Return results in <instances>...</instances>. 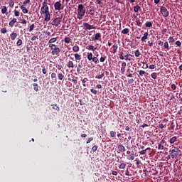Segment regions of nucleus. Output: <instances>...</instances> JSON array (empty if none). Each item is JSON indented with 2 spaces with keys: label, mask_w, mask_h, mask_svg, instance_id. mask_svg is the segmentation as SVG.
Masks as SVG:
<instances>
[{
  "label": "nucleus",
  "mask_w": 182,
  "mask_h": 182,
  "mask_svg": "<svg viewBox=\"0 0 182 182\" xmlns=\"http://www.w3.org/2000/svg\"><path fill=\"white\" fill-rule=\"evenodd\" d=\"M177 141V136H173L169 139V143L170 144H174V143H176V141Z\"/></svg>",
  "instance_id": "obj_18"
},
{
  "label": "nucleus",
  "mask_w": 182,
  "mask_h": 182,
  "mask_svg": "<svg viewBox=\"0 0 182 182\" xmlns=\"http://www.w3.org/2000/svg\"><path fill=\"white\" fill-rule=\"evenodd\" d=\"M130 32V30L129 28H124L122 31V33L124 35H127Z\"/></svg>",
  "instance_id": "obj_31"
},
{
  "label": "nucleus",
  "mask_w": 182,
  "mask_h": 182,
  "mask_svg": "<svg viewBox=\"0 0 182 182\" xmlns=\"http://www.w3.org/2000/svg\"><path fill=\"white\" fill-rule=\"evenodd\" d=\"M51 79H52V80L56 81V73H53L51 74Z\"/></svg>",
  "instance_id": "obj_42"
},
{
  "label": "nucleus",
  "mask_w": 182,
  "mask_h": 182,
  "mask_svg": "<svg viewBox=\"0 0 182 182\" xmlns=\"http://www.w3.org/2000/svg\"><path fill=\"white\" fill-rule=\"evenodd\" d=\"M136 23L137 26H139L140 28H141V24L143 23V21L141 22V21H140V20H136Z\"/></svg>",
  "instance_id": "obj_41"
},
{
  "label": "nucleus",
  "mask_w": 182,
  "mask_h": 182,
  "mask_svg": "<svg viewBox=\"0 0 182 182\" xmlns=\"http://www.w3.org/2000/svg\"><path fill=\"white\" fill-rule=\"evenodd\" d=\"M176 45H177L178 47L181 46V43L180 41H177L176 43H175Z\"/></svg>",
  "instance_id": "obj_62"
},
{
  "label": "nucleus",
  "mask_w": 182,
  "mask_h": 182,
  "mask_svg": "<svg viewBox=\"0 0 182 182\" xmlns=\"http://www.w3.org/2000/svg\"><path fill=\"white\" fill-rule=\"evenodd\" d=\"M67 66L69 68L73 69V68H75V65L73 64V61L69 60Z\"/></svg>",
  "instance_id": "obj_22"
},
{
  "label": "nucleus",
  "mask_w": 182,
  "mask_h": 182,
  "mask_svg": "<svg viewBox=\"0 0 182 182\" xmlns=\"http://www.w3.org/2000/svg\"><path fill=\"white\" fill-rule=\"evenodd\" d=\"M20 9L22 10L23 14H28V12H29V10H28V9H26V7H25L23 5L20 6Z\"/></svg>",
  "instance_id": "obj_17"
},
{
  "label": "nucleus",
  "mask_w": 182,
  "mask_h": 182,
  "mask_svg": "<svg viewBox=\"0 0 182 182\" xmlns=\"http://www.w3.org/2000/svg\"><path fill=\"white\" fill-rule=\"evenodd\" d=\"M166 144V140L163 139L158 144V150H164V145Z\"/></svg>",
  "instance_id": "obj_9"
},
{
  "label": "nucleus",
  "mask_w": 182,
  "mask_h": 182,
  "mask_svg": "<svg viewBox=\"0 0 182 182\" xmlns=\"http://www.w3.org/2000/svg\"><path fill=\"white\" fill-rule=\"evenodd\" d=\"M110 136H111V137H114L115 134H114V132L113 131L110 132Z\"/></svg>",
  "instance_id": "obj_64"
},
{
  "label": "nucleus",
  "mask_w": 182,
  "mask_h": 182,
  "mask_svg": "<svg viewBox=\"0 0 182 182\" xmlns=\"http://www.w3.org/2000/svg\"><path fill=\"white\" fill-rule=\"evenodd\" d=\"M18 36V33L13 32L10 34V38L11 39V41H15V39H16Z\"/></svg>",
  "instance_id": "obj_16"
},
{
  "label": "nucleus",
  "mask_w": 182,
  "mask_h": 182,
  "mask_svg": "<svg viewBox=\"0 0 182 182\" xmlns=\"http://www.w3.org/2000/svg\"><path fill=\"white\" fill-rule=\"evenodd\" d=\"M8 9L6 8V6H3L1 9V14L8 15Z\"/></svg>",
  "instance_id": "obj_19"
},
{
  "label": "nucleus",
  "mask_w": 182,
  "mask_h": 182,
  "mask_svg": "<svg viewBox=\"0 0 182 182\" xmlns=\"http://www.w3.org/2000/svg\"><path fill=\"white\" fill-rule=\"evenodd\" d=\"M97 149H99V146H97V145H95L94 146H92V150L93 153L96 152L97 151Z\"/></svg>",
  "instance_id": "obj_45"
},
{
  "label": "nucleus",
  "mask_w": 182,
  "mask_h": 182,
  "mask_svg": "<svg viewBox=\"0 0 182 182\" xmlns=\"http://www.w3.org/2000/svg\"><path fill=\"white\" fill-rule=\"evenodd\" d=\"M129 85H132V83H134V79L131 78L128 80Z\"/></svg>",
  "instance_id": "obj_54"
},
{
  "label": "nucleus",
  "mask_w": 182,
  "mask_h": 182,
  "mask_svg": "<svg viewBox=\"0 0 182 182\" xmlns=\"http://www.w3.org/2000/svg\"><path fill=\"white\" fill-rule=\"evenodd\" d=\"M31 3V0H26L25 1L23 2V5H28V4Z\"/></svg>",
  "instance_id": "obj_56"
},
{
  "label": "nucleus",
  "mask_w": 182,
  "mask_h": 182,
  "mask_svg": "<svg viewBox=\"0 0 182 182\" xmlns=\"http://www.w3.org/2000/svg\"><path fill=\"white\" fill-rule=\"evenodd\" d=\"M89 14H90V15H92V16L95 15V7H93V6L90 7V9L89 10Z\"/></svg>",
  "instance_id": "obj_26"
},
{
  "label": "nucleus",
  "mask_w": 182,
  "mask_h": 182,
  "mask_svg": "<svg viewBox=\"0 0 182 182\" xmlns=\"http://www.w3.org/2000/svg\"><path fill=\"white\" fill-rule=\"evenodd\" d=\"M134 55L136 58H139V56H141V53H140V50L137 49L134 51Z\"/></svg>",
  "instance_id": "obj_27"
},
{
  "label": "nucleus",
  "mask_w": 182,
  "mask_h": 182,
  "mask_svg": "<svg viewBox=\"0 0 182 182\" xmlns=\"http://www.w3.org/2000/svg\"><path fill=\"white\" fill-rule=\"evenodd\" d=\"M49 48H50L52 52V55H59L60 53V48L59 47H56L55 44H49Z\"/></svg>",
  "instance_id": "obj_5"
},
{
  "label": "nucleus",
  "mask_w": 182,
  "mask_h": 182,
  "mask_svg": "<svg viewBox=\"0 0 182 182\" xmlns=\"http://www.w3.org/2000/svg\"><path fill=\"white\" fill-rule=\"evenodd\" d=\"M77 19H83V16H85V14H86V7H85V5L83 4H79L77 6Z\"/></svg>",
  "instance_id": "obj_2"
},
{
  "label": "nucleus",
  "mask_w": 182,
  "mask_h": 182,
  "mask_svg": "<svg viewBox=\"0 0 182 182\" xmlns=\"http://www.w3.org/2000/svg\"><path fill=\"white\" fill-rule=\"evenodd\" d=\"M87 80H87V77L84 78V79L82 80V86H83L84 87H86V82H87Z\"/></svg>",
  "instance_id": "obj_39"
},
{
  "label": "nucleus",
  "mask_w": 182,
  "mask_h": 182,
  "mask_svg": "<svg viewBox=\"0 0 182 182\" xmlns=\"http://www.w3.org/2000/svg\"><path fill=\"white\" fill-rule=\"evenodd\" d=\"M33 86L34 87L33 90H35V92H38L39 90L38 83H33Z\"/></svg>",
  "instance_id": "obj_35"
},
{
  "label": "nucleus",
  "mask_w": 182,
  "mask_h": 182,
  "mask_svg": "<svg viewBox=\"0 0 182 182\" xmlns=\"http://www.w3.org/2000/svg\"><path fill=\"white\" fill-rule=\"evenodd\" d=\"M33 29H35V24H31L29 28H28V31L29 32H32V31H33Z\"/></svg>",
  "instance_id": "obj_40"
},
{
  "label": "nucleus",
  "mask_w": 182,
  "mask_h": 182,
  "mask_svg": "<svg viewBox=\"0 0 182 182\" xmlns=\"http://www.w3.org/2000/svg\"><path fill=\"white\" fill-rule=\"evenodd\" d=\"M123 55H124V53L122 51L119 54V59H121V60H124V56Z\"/></svg>",
  "instance_id": "obj_46"
},
{
  "label": "nucleus",
  "mask_w": 182,
  "mask_h": 182,
  "mask_svg": "<svg viewBox=\"0 0 182 182\" xmlns=\"http://www.w3.org/2000/svg\"><path fill=\"white\" fill-rule=\"evenodd\" d=\"M169 152H170V155H171L172 159H177L178 157L179 154H181V150H180L177 147H174V149H171L169 151Z\"/></svg>",
  "instance_id": "obj_3"
},
{
  "label": "nucleus",
  "mask_w": 182,
  "mask_h": 182,
  "mask_svg": "<svg viewBox=\"0 0 182 182\" xmlns=\"http://www.w3.org/2000/svg\"><path fill=\"white\" fill-rule=\"evenodd\" d=\"M15 23H16V18H14L9 23V27L10 28H14V26H15Z\"/></svg>",
  "instance_id": "obj_12"
},
{
  "label": "nucleus",
  "mask_w": 182,
  "mask_h": 182,
  "mask_svg": "<svg viewBox=\"0 0 182 182\" xmlns=\"http://www.w3.org/2000/svg\"><path fill=\"white\" fill-rule=\"evenodd\" d=\"M41 14L45 15L44 21L46 22H49L50 21V13L49 12V6H48V3H46V1H43L42 4Z\"/></svg>",
  "instance_id": "obj_1"
},
{
  "label": "nucleus",
  "mask_w": 182,
  "mask_h": 182,
  "mask_svg": "<svg viewBox=\"0 0 182 182\" xmlns=\"http://www.w3.org/2000/svg\"><path fill=\"white\" fill-rule=\"evenodd\" d=\"M1 33H6V32H8V30H6V28H1Z\"/></svg>",
  "instance_id": "obj_52"
},
{
  "label": "nucleus",
  "mask_w": 182,
  "mask_h": 182,
  "mask_svg": "<svg viewBox=\"0 0 182 182\" xmlns=\"http://www.w3.org/2000/svg\"><path fill=\"white\" fill-rule=\"evenodd\" d=\"M161 14H162L164 18H167L170 13L167 11V9L165 6H161Z\"/></svg>",
  "instance_id": "obj_6"
},
{
  "label": "nucleus",
  "mask_w": 182,
  "mask_h": 182,
  "mask_svg": "<svg viewBox=\"0 0 182 182\" xmlns=\"http://www.w3.org/2000/svg\"><path fill=\"white\" fill-rule=\"evenodd\" d=\"M9 4L10 8H14V6H15V1H14V0H9Z\"/></svg>",
  "instance_id": "obj_29"
},
{
  "label": "nucleus",
  "mask_w": 182,
  "mask_h": 182,
  "mask_svg": "<svg viewBox=\"0 0 182 182\" xmlns=\"http://www.w3.org/2000/svg\"><path fill=\"white\" fill-rule=\"evenodd\" d=\"M51 106H53L52 109H53V110H57V112H59V110H60V109L59 108V107H58V105H51Z\"/></svg>",
  "instance_id": "obj_30"
},
{
  "label": "nucleus",
  "mask_w": 182,
  "mask_h": 182,
  "mask_svg": "<svg viewBox=\"0 0 182 182\" xmlns=\"http://www.w3.org/2000/svg\"><path fill=\"white\" fill-rule=\"evenodd\" d=\"M58 77L59 80H63V74L62 73H58Z\"/></svg>",
  "instance_id": "obj_44"
},
{
  "label": "nucleus",
  "mask_w": 182,
  "mask_h": 182,
  "mask_svg": "<svg viewBox=\"0 0 182 182\" xmlns=\"http://www.w3.org/2000/svg\"><path fill=\"white\" fill-rule=\"evenodd\" d=\"M171 89H172V90H176L177 86H176L175 84H172L171 85Z\"/></svg>",
  "instance_id": "obj_53"
},
{
  "label": "nucleus",
  "mask_w": 182,
  "mask_h": 182,
  "mask_svg": "<svg viewBox=\"0 0 182 182\" xmlns=\"http://www.w3.org/2000/svg\"><path fill=\"white\" fill-rule=\"evenodd\" d=\"M102 38V34L100 33H97L94 38H92V41H99Z\"/></svg>",
  "instance_id": "obj_14"
},
{
  "label": "nucleus",
  "mask_w": 182,
  "mask_h": 182,
  "mask_svg": "<svg viewBox=\"0 0 182 182\" xmlns=\"http://www.w3.org/2000/svg\"><path fill=\"white\" fill-rule=\"evenodd\" d=\"M73 52H79L80 48L78 47V46L75 45L73 47Z\"/></svg>",
  "instance_id": "obj_36"
},
{
  "label": "nucleus",
  "mask_w": 182,
  "mask_h": 182,
  "mask_svg": "<svg viewBox=\"0 0 182 182\" xmlns=\"http://www.w3.org/2000/svg\"><path fill=\"white\" fill-rule=\"evenodd\" d=\"M119 168H122V169L126 168V164H125V163H122V164L119 165Z\"/></svg>",
  "instance_id": "obj_49"
},
{
  "label": "nucleus",
  "mask_w": 182,
  "mask_h": 182,
  "mask_svg": "<svg viewBox=\"0 0 182 182\" xmlns=\"http://www.w3.org/2000/svg\"><path fill=\"white\" fill-rule=\"evenodd\" d=\"M168 41H169V43H173L176 41V40L173 37H169Z\"/></svg>",
  "instance_id": "obj_48"
},
{
  "label": "nucleus",
  "mask_w": 182,
  "mask_h": 182,
  "mask_svg": "<svg viewBox=\"0 0 182 182\" xmlns=\"http://www.w3.org/2000/svg\"><path fill=\"white\" fill-rule=\"evenodd\" d=\"M166 124H160L159 125V129H164V127H166Z\"/></svg>",
  "instance_id": "obj_55"
},
{
  "label": "nucleus",
  "mask_w": 182,
  "mask_h": 182,
  "mask_svg": "<svg viewBox=\"0 0 182 182\" xmlns=\"http://www.w3.org/2000/svg\"><path fill=\"white\" fill-rule=\"evenodd\" d=\"M152 79H157V73H152L151 75Z\"/></svg>",
  "instance_id": "obj_47"
},
{
  "label": "nucleus",
  "mask_w": 182,
  "mask_h": 182,
  "mask_svg": "<svg viewBox=\"0 0 182 182\" xmlns=\"http://www.w3.org/2000/svg\"><path fill=\"white\" fill-rule=\"evenodd\" d=\"M56 41H58V38H56V37L50 38L48 41V43H49V45H53V43H55V42H56Z\"/></svg>",
  "instance_id": "obj_20"
},
{
  "label": "nucleus",
  "mask_w": 182,
  "mask_h": 182,
  "mask_svg": "<svg viewBox=\"0 0 182 182\" xmlns=\"http://www.w3.org/2000/svg\"><path fill=\"white\" fill-rule=\"evenodd\" d=\"M129 56H133L132 54H127L124 55V58H125V60H132V58H129Z\"/></svg>",
  "instance_id": "obj_33"
},
{
  "label": "nucleus",
  "mask_w": 182,
  "mask_h": 182,
  "mask_svg": "<svg viewBox=\"0 0 182 182\" xmlns=\"http://www.w3.org/2000/svg\"><path fill=\"white\" fill-rule=\"evenodd\" d=\"M118 48H119V46H117V43L114 44V45L112 46V48H113V50H112V53H116V52H117Z\"/></svg>",
  "instance_id": "obj_23"
},
{
  "label": "nucleus",
  "mask_w": 182,
  "mask_h": 182,
  "mask_svg": "<svg viewBox=\"0 0 182 182\" xmlns=\"http://www.w3.org/2000/svg\"><path fill=\"white\" fill-rule=\"evenodd\" d=\"M71 41H72V39H70V37H65L64 39L65 43H70Z\"/></svg>",
  "instance_id": "obj_37"
},
{
  "label": "nucleus",
  "mask_w": 182,
  "mask_h": 182,
  "mask_svg": "<svg viewBox=\"0 0 182 182\" xmlns=\"http://www.w3.org/2000/svg\"><path fill=\"white\" fill-rule=\"evenodd\" d=\"M82 65L80 64H78L77 67V73H82Z\"/></svg>",
  "instance_id": "obj_32"
},
{
  "label": "nucleus",
  "mask_w": 182,
  "mask_h": 182,
  "mask_svg": "<svg viewBox=\"0 0 182 182\" xmlns=\"http://www.w3.org/2000/svg\"><path fill=\"white\" fill-rule=\"evenodd\" d=\"M145 26L146 28H151V26H153V23L151 21H147L145 23Z\"/></svg>",
  "instance_id": "obj_28"
},
{
  "label": "nucleus",
  "mask_w": 182,
  "mask_h": 182,
  "mask_svg": "<svg viewBox=\"0 0 182 182\" xmlns=\"http://www.w3.org/2000/svg\"><path fill=\"white\" fill-rule=\"evenodd\" d=\"M97 56H99V54H97L96 57H93V53H87V59L90 62L92 60V62H94L95 65H97V63H99V58H97Z\"/></svg>",
  "instance_id": "obj_4"
},
{
  "label": "nucleus",
  "mask_w": 182,
  "mask_h": 182,
  "mask_svg": "<svg viewBox=\"0 0 182 182\" xmlns=\"http://www.w3.org/2000/svg\"><path fill=\"white\" fill-rule=\"evenodd\" d=\"M83 26L85 28V31H90L92 29H96V27L93 25H90L88 23H84Z\"/></svg>",
  "instance_id": "obj_8"
},
{
  "label": "nucleus",
  "mask_w": 182,
  "mask_h": 182,
  "mask_svg": "<svg viewBox=\"0 0 182 182\" xmlns=\"http://www.w3.org/2000/svg\"><path fill=\"white\" fill-rule=\"evenodd\" d=\"M140 9V6L137 5L134 7V12H139V10Z\"/></svg>",
  "instance_id": "obj_43"
},
{
  "label": "nucleus",
  "mask_w": 182,
  "mask_h": 182,
  "mask_svg": "<svg viewBox=\"0 0 182 182\" xmlns=\"http://www.w3.org/2000/svg\"><path fill=\"white\" fill-rule=\"evenodd\" d=\"M164 49H167V50H168V49H170V46H168V42L166 41L164 43Z\"/></svg>",
  "instance_id": "obj_34"
},
{
  "label": "nucleus",
  "mask_w": 182,
  "mask_h": 182,
  "mask_svg": "<svg viewBox=\"0 0 182 182\" xmlns=\"http://www.w3.org/2000/svg\"><path fill=\"white\" fill-rule=\"evenodd\" d=\"M91 93H92L93 95H97V91L96 90H93L91 89L90 90Z\"/></svg>",
  "instance_id": "obj_57"
},
{
  "label": "nucleus",
  "mask_w": 182,
  "mask_h": 182,
  "mask_svg": "<svg viewBox=\"0 0 182 182\" xmlns=\"http://www.w3.org/2000/svg\"><path fill=\"white\" fill-rule=\"evenodd\" d=\"M105 60H106V57H101L100 58V62L103 63V62H105Z\"/></svg>",
  "instance_id": "obj_61"
},
{
  "label": "nucleus",
  "mask_w": 182,
  "mask_h": 182,
  "mask_svg": "<svg viewBox=\"0 0 182 182\" xmlns=\"http://www.w3.org/2000/svg\"><path fill=\"white\" fill-rule=\"evenodd\" d=\"M87 48L88 49V50H92V52H95V50L97 49V48H95V46H93L92 45L88 46V48Z\"/></svg>",
  "instance_id": "obj_24"
},
{
  "label": "nucleus",
  "mask_w": 182,
  "mask_h": 182,
  "mask_svg": "<svg viewBox=\"0 0 182 182\" xmlns=\"http://www.w3.org/2000/svg\"><path fill=\"white\" fill-rule=\"evenodd\" d=\"M139 73V76H144V75H146V71L144 70H138L137 71Z\"/></svg>",
  "instance_id": "obj_38"
},
{
  "label": "nucleus",
  "mask_w": 182,
  "mask_h": 182,
  "mask_svg": "<svg viewBox=\"0 0 182 182\" xmlns=\"http://www.w3.org/2000/svg\"><path fill=\"white\" fill-rule=\"evenodd\" d=\"M139 154H141V156L146 154V149L140 151Z\"/></svg>",
  "instance_id": "obj_60"
},
{
  "label": "nucleus",
  "mask_w": 182,
  "mask_h": 182,
  "mask_svg": "<svg viewBox=\"0 0 182 182\" xmlns=\"http://www.w3.org/2000/svg\"><path fill=\"white\" fill-rule=\"evenodd\" d=\"M90 141H93V137H90L88 139V140L87 141L86 144H89V143H90Z\"/></svg>",
  "instance_id": "obj_58"
},
{
  "label": "nucleus",
  "mask_w": 182,
  "mask_h": 182,
  "mask_svg": "<svg viewBox=\"0 0 182 182\" xmlns=\"http://www.w3.org/2000/svg\"><path fill=\"white\" fill-rule=\"evenodd\" d=\"M16 45L17 46H21V45H22V40L18 39V41L16 42Z\"/></svg>",
  "instance_id": "obj_50"
},
{
  "label": "nucleus",
  "mask_w": 182,
  "mask_h": 182,
  "mask_svg": "<svg viewBox=\"0 0 182 182\" xmlns=\"http://www.w3.org/2000/svg\"><path fill=\"white\" fill-rule=\"evenodd\" d=\"M54 8L55 11H60L62 9V3H60V1H56L54 4Z\"/></svg>",
  "instance_id": "obj_10"
},
{
  "label": "nucleus",
  "mask_w": 182,
  "mask_h": 182,
  "mask_svg": "<svg viewBox=\"0 0 182 182\" xmlns=\"http://www.w3.org/2000/svg\"><path fill=\"white\" fill-rule=\"evenodd\" d=\"M127 65V64L126 63V62H123L122 63L121 73L122 75H124V73L126 72V66Z\"/></svg>",
  "instance_id": "obj_11"
},
{
  "label": "nucleus",
  "mask_w": 182,
  "mask_h": 182,
  "mask_svg": "<svg viewBox=\"0 0 182 182\" xmlns=\"http://www.w3.org/2000/svg\"><path fill=\"white\" fill-rule=\"evenodd\" d=\"M21 23L23 25H26L28 23V21L26 19H21Z\"/></svg>",
  "instance_id": "obj_51"
},
{
  "label": "nucleus",
  "mask_w": 182,
  "mask_h": 182,
  "mask_svg": "<svg viewBox=\"0 0 182 182\" xmlns=\"http://www.w3.org/2000/svg\"><path fill=\"white\" fill-rule=\"evenodd\" d=\"M105 76V70H102L101 74L95 76V79H102Z\"/></svg>",
  "instance_id": "obj_21"
},
{
  "label": "nucleus",
  "mask_w": 182,
  "mask_h": 182,
  "mask_svg": "<svg viewBox=\"0 0 182 182\" xmlns=\"http://www.w3.org/2000/svg\"><path fill=\"white\" fill-rule=\"evenodd\" d=\"M147 39H149V33L145 32L144 34V36H142L141 38V41H142V42H146V41H147Z\"/></svg>",
  "instance_id": "obj_13"
},
{
  "label": "nucleus",
  "mask_w": 182,
  "mask_h": 182,
  "mask_svg": "<svg viewBox=\"0 0 182 182\" xmlns=\"http://www.w3.org/2000/svg\"><path fill=\"white\" fill-rule=\"evenodd\" d=\"M119 151H120V153H124L126 148H124V146H123L122 144H119L117 147Z\"/></svg>",
  "instance_id": "obj_15"
},
{
  "label": "nucleus",
  "mask_w": 182,
  "mask_h": 182,
  "mask_svg": "<svg viewBox=\"0 0 182 182\" xmlns=\"http://www.w3.org/2000/svg\"><path fill=\"white\" fill-rule=\"evenodd\" d=\"M61 21L62 18L57 17L53 20L51 25H53V26H58L60 25Z\"/></svg>",
  "instance_id": "obj_7"
},
{
  "label": "nucleus",
  "mask_w": 182,
  "mask_h": 182,
  "mask_svg": "<svg viewBox=\"0 0 182 182\" xmlns=\"http://www.w3.org/2000/svg\"><path fill=\"white\" fill-rule=\"evenodd\" d=\"M14 15L15 16H19V11H18L17 10H14Z\"/></svg>",
  "instance_id": "obj_63"
},
{
  "label": "nucleus",
  "mask_w": 182,
  "mask_h": 182,
  "mask_svg": "<svg viewBox=\"0 0 182 182\" xmlns=\"http://www.w3.org/2000/svg\"><path fill=\"white\" fill-rule=\"evenodd\" d=\"M43 69H42V72L43 73V75H46V68H45V66L42 67Z\"/></svg>",
  "instance_id": "obj_59"
},
{
  "label": "nucleus",
  "mask_w": 182,
  "mask_h": 182,
  "mask_svg": "<svg viewBox=\"0 0 182 182\" xmlns=\"http://www.w3.org/2000/svg\"><path fill=\"white\" fill-rule=\"evenodd\" d=\"M75 60H80V59H82V55H80L79 53H75L74 55Z\"/></svg>",
  "instance_id": "obj_25"
}]
</instances>
